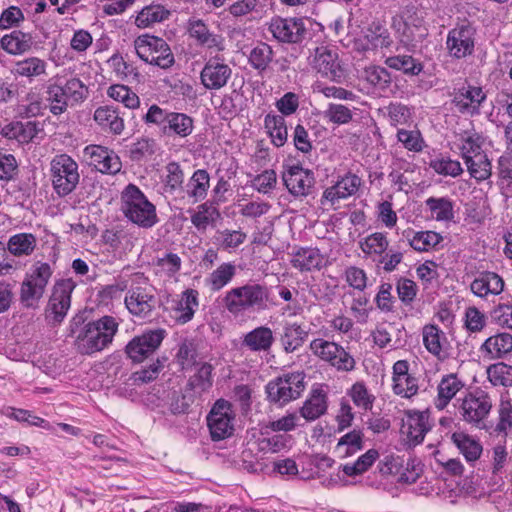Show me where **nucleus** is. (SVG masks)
<instances>
[{
	"mask_svg": "<svg viewBox=\"0 0 512 512\" xmlns=\"http://www.w3.org/2000/svg\"><path fill=\"white\" fill-rule=\"evenodd\" d=\"M458 141L457 147L464 161L485 152L482 148L483 139L476 132L465 131L460 134Z\"/></svg>",
	"mask_w": 512,
	"mask_h": 512,
	"instance_id": "49530a36",
	"label": "nucleus"
},
{
	"mask_svg": "<svg viewBox=\"0 0 512 512\" xmlns=\"http://www.w3.org/2000/svg\"><path fill=\"white\" fill-rule=\"evenodd\" d=\"M269 299L268 288L258 283H247L228 290L223 297L225 309L238 318L247 312L264 310Z\"/></svg>",
	"mask_w": 512,
	"mask_h": 512,
	"instance_id": "f03ea898",
	"label": "nucleus"
},
{
	"mask_svg": "<svg viewBox=\"0 0 512 512\" xmlns=\"http://www.w3.org/2000/svg\"><path fill=\"white\" fill-rule=\"evenodd\" d=\"M87 88L78 78H70L65 82L61 78L50 81L46 89V101L50 112L57 116L67 110L69 101L78 103L86 98Z\"/></svg>",
	"mask_w": 512,
	"mask_h": 512,
	"instance_id": "423d86ee",
	"label": "nucleus"
},
{
	"mask_svg": "<svg viewBox=\"0 0 512 512\" xmlns=\"http://www.w3.org/2000/svg\"><path fill=\"white\" fill-rule=\"evenodd\" d=\"M422 339L429 353L439 359L444 357L448 347V340L445 333L437 325H425L422 328Z\"/></svg>",
	"mask_w": 512,
	"mask_h": 512,
	"instance_id": "e433bc0d",
	"label": "nucleus"
},
{
	"mask_svg": "<svg viewBox=\"0 0 512 512\" xmlns=\"http://www.w3.org/2000/svg\"><path fill=\"white\" fill-rule=\"evenodd\" d=\"M495 431L507 436L512 432V402L506 396H501L497 406V423Z\"/></svg>",
	"mask_w": 512,
	"mask_h": 512,
	"instance_id": "6e6d98bb",
	"label": "nucleus"
},
{
	"mask_svg": "<svg viewBox=\"0 0 512 512\" xmlns=\"http://www.w3.org/2000/svg\"><path fill=\"white\" fill-rule=\"evenodd\" d=\"M144 121L159 128L162 136L184 139L194 131V119L186 113L169 111L156 104L149 107Z\"/></svg>",
	"mask_w": 512,
	"mask_h": 512,
	"instance_id": "20e7f679",
	"label": "nucleus"
},
{
	"mask_svg": "<svg viewBox=\"0 0 512 512\" xmlns=\"http://www.w3.org/2000/svg\"><path fill=\"white\" fill-rule=\"evenodd\" d=\"M389 240L383 232H374L360 239L359 248L366 258L376 261L387 251Z\"/></svg>",
	"mask_w": 512,
	"mask_h": 512,
	"instance_id": "ea45409f",
	"label": "nucleus"
},
{
	"mask_svg": "<svg viewBox=\"0 0 512 512\" xmlns=\"http://www.w3.org/2000/svg\"><path fill=\"white\" fill-rule=\"evenodd\" d=\"M429 430V415L426 412H408L403 420L402 433L413 445L420 444Z\"/></svg>",
	"mask_w": 512,
	"mask_h": 512,
	"instance_id": "a878e982",
	"label": "nucleus"
},
{
	"mask_svg": "<svg viewBox=\"0 0 512 512\" xmlns=\"http://www.w3.org/2000/svg\"><path fill=\"white\" fill-rule=\"evenodd\" d=\"M282 179L288 191L296 197L308 195L314 185L313 173L299 165L288 166Z\"/></svg>",
	"mask_w": 512,
	"mask_h": 512,
	"instance_id": "5701e85b",
	"label": "nucleus"
},
{
	"mask_svg": "<svg viewBox=\"0 0 512 512\" xmlns=\"http://www.w3.org/2000/svg\"><path fill=\"white\" fill-rule=\"evenodd\" d=\"M32 45V35L21 30H13L0 38V47L12 56H20L29 52Z\"/></svg>",
	"mask_w": 512,
	"mask_h": 512,
	"instance_id": "2f4dec72",
	"label": "nucleus"
},
{
	"mask_svg": "<svg viewBox=\"0 0 512 512\" xmlns=\"http://www.w3.org/2000/svg\"><path fill=\"white\" fill-rule=\"evenodd\" d=\"M219 218L220 212L216 204L207 201L197 207V211L191 216V222L198 230H206L210 224H213Z\"/></svg>",
	"mask_w": 512,
	"mask_h": 512,
	"instance_id": "09e8293b",
	"label": "nucleus"
},
{
	"mask_svg": "<svg viewBox=\"0 0 512 512\" xmlns=\"http://www.w3.org/2000/svg\"><path fill=\"white\" fill-rule=\"evenodd\" d=\"M107 95L115 101L123 103L129 109H135L140 104L137 94L122 84L111 85L107 90Z\"/></svg>",
	"mask_w": 512,
	"mask_h": 512,
	"instance_id": "e2e57ef3",
	"label": "nucleus"
},
{
	"mask_svg": "<svg viewBox=\"0 0 512 512\" xmlns=\"http://www.w3.org/2000/svg\"><path fill=\"white\" fill-rule=\"evenodd\" d=\"M76 287L72 279H61L57 281L52 289L46 317L55 323H61L67 315L71 306V294Z\"/></svg>",
	"mask_w": 512,
	"mask_h": 512,
	"instance_id": "2eb2a0df",
	"label": "nucleus"
},
{
	"mask_svg": "<svg viewBox=\"0 0 512 512\" xmlns=\"http://www.w3.org/2000/svg\"><path fill=\"white\" fill-rule=\"evenodd\" d=\"M486 94L481 87L464 85L457 90L453 103L461 113L477 114Z\"/></svg>",
	"mask_w": 512,
	"mask_h": 512,
	"instance_id": "393cba45",
	"label": "nucleus"
},
{
	"mask_svg": "<svg viewBox=\"0 0 512 512\" xmlns=\"http://www.w3.org/2000/svg\"><path fill=\"white\" fill-rule=\"evenodd\" d=\"M274 340L275 338L271 328L259 326L244 335L242 346L252 352H268Z\"/></svg>",
	"mask_w": 512,
	"mask_h": 512,
	"instance_id": "c9c22d12",
	"label": "nucleus"
},
{
	"mask_svg": "<svg viewBox=\"0 0 512 512\" xmlns=\"http://www.w3.org/2000/svg\"><path fill=\"white\" fill-rule=\"evenodd\" d=\"M493 406L492 396L482 387L466 391L456 400L455 404L459 418L464 423L478 429L487 428L486 422Z\"/></svg>",
	"mask_w": 512,
	"mask_h": 512,
	"instance_id": "7ed1b4c3",
	"label": "nucleus"
},
{
	"mask_svg": "<svg viewBox=\"0 0 512 512\" xmlns=\"http://www.w3.org/2000/svg\"><path fill=\"white\" fill-rule=\"evenodd\" d=\"M348 395L352 399L355 406L368 411L373 407L375 396L371 394L363 382H356L348 391Z\"/></svg>",
	"mask_w": 512,
	"mask_h": 512,
	"instance_id": "0e129e2a",
	"label": "nucleus"
},
{
	"mask_svg": "<svg viewBox=\"0 0 512 512\" xmlns=\"http://www.w3.org/2000/svg\"><path fill=\"white\" fill-rule=\"evenodd\" d=\"M181 258L175 253H165L158 257L154 263L156 274L164 277H173L180 270Z\"/></svg>",
	"mask_w": 512,
	"mask_h": 512,
	"instance_id": "680f3d73",
	"label": "nucleus"
},
{
	"mask_svg": "<svg viewBox=\"0 0 512 512\" xmlns=\"http://www.w3.org/2000/svg\"><path fill=\"white\" fill-rule=\"evenodd\" d=\"M311 351L322 360L340 371H351L355 367L354 358L340 345L322 338L310 343Z\"/></svg>",
	"mask_w": 512,
	"mask_h": 512,
	"instance_id": "4468645a",
	"label": "nucleus"
},
{
	"mask_svg": "<svg viewBox=\"0 0 512 512\" xmlns=\"http://www.w3.org/2000/svg\"><path fill=\"white\" fill-rule=\"evenodd\" d=\"M52 275L48 263H36L21 285V301L32 307L42 298L45 288Z\"/></svg>",
	"mask_w": 512,
	"mask_h": 512,
	"instance_id": "9b49d317",
	"label": "nucleus"
},
{
	"mask_svg": "<svg viewBox=\"0 0 512 512\" xmlns=\"http://www.w3.org/2000/svg\"><path fill=\"white\" fill-rule=\"evenodd\" d=\"M464 163L470 176L477 182L485 181L491 177L492 164L486 152L475 157H470L469 160L464 161Z\"/></svg>",
	"mask_w": 512,
	"mask_h": 512,
	"instance_id": "8fccbe9b",
	"label": "nucleus"
},
{
	"mask_svg": "<svg viewBox=\"0 0 512 512\" xmlns=\"http://www.w3.org/2000/svg\"><path fill=\"white\" fill-rule=\"evenodd\" d=\"M47 62L36 56H30L15 62L11 73L16 77L26 78L29 82L47 74Z\"/></svg>",
	"mask_w": 512,
	"mask_h": 512,
	"instance_id": "72a5a7b5",
	"label": "nucleus"
},
{
	"mask_svg": "<svg viewBox=\"0 0 512 512\" xmlns=\"http://www.w3.org/2000/svg\"><path fill=\"white\" fill-rule=\"evenodd\" d=\"M247 239V234L241 229L231 230L223 229L217 231L215 243L224 251L235 252Z\"/></svg>",
	"mask_w": 512,
	"mask_h": 512,
	"instance_id": "de8ad7c7",
	"label": "nucleus"
},
{
	"mask_svg": "<svg viewBox=\"0 0 512 512\" xmlns=\"http://www.w3.org/2000/svg\"><path fill=\"white\" fill-rule=\"evenodd\" d=\"M107 63L119 79L139 80L140 73L137 68L132 63L125 61L121 55H112Z\"/></svg>",
	"mask_w": 512,
	"mask_h": 512,
	"instance_id": "bf43d9fd",
	"label": "nucleus"
},
{
	"mask_svg": "<svg viewBox=\"0 0 512 512\" xmlns=\"http://www.w3.org/2000/svg\"><path fill=\"white\" fill-rule=\"evenodd\" d=\"M265 129L276 147L283 146L288 137L287 126L282 115L267 114L264 120Z\"/></svg>",
	"mask_w": 512,
	"mask_h": 512,
	"instance_id": "a18cd8bd",
	"label": "nucleus"
},
{
	"mask_svg": "<svg viewBox=\"0 0 512 512\" xmlns=\"http://www.w3.org/2000/svg\"><path fill=\"white\" fill-rule=\"evenodd\" d=\"M94 121L105 132L120 135L125 128L124 120L117 108L100 106L94 111Z\"/></svg>",
	"mask_w": 512,
	"mask_h": 512,
	"instance_id": "c85d7f7f",
	"label": "nucleus"
},
{
	"mask_svg": "<svg viewBox=\"0 0 512 512\" xmlns=\"http://www.w3.org/2000/svg\"><path fill=\"white\" fill-rule=\"evenodd\" d=\"M232 77V68L221 56L210 57L200 71V83L206 90L224 88Z\"/></svg>",
	"mask_w": 512,
	"mask_h": 512,
	"instance_id": "dca6fc26",
	"label": "nucleus"
},
{
	"mask_svg": "<svg viewBox=\"0 0 512 512\" xmlns=\"http://www.w3.org/2000/svg\"><path fill=\"white\" fill-rule=\"evenodd\" d=\"M409 362L398 360L392 367V390L402 398H411L418 393V379L409 372Z\"/></svg>",
	"mask_w": 512,
	"mask_h": 512,
	"instance_id": "412c9836",
	"label": "nucleus"
},
{
	"mask_svg": "<svg viewBox=\"0 0 512 512\" xmlns=\"http://www.w3.org/2000/svg\"><path fill=\"white\" fill-rule=\"evenodd\" d=\"M363 433L360 430H353L343 435L336 446V450L343 457L351 456L362 449Z\"/></svg>",
	"mask_w": 512,
	"mask_h": 512,
	"instance_id": "052dcab7",
	"label": "nucleus"
},
{
	"mask_svg": "<svg viewBox=\"0 0 512 512\" xmlns=\"http://www.w3.org/2000/svg\"><path fill=\"white\" fill-rule=\"evenodd\" d=\"M213 366L209 363H202L197 371L189 377L186 391L191 392L193 397H201L208 393L213 386Z\"/></svg>",
	"mask_w": 512,
	"mask_h": 512,
	"instance_id": "f704fd0d",
	"label": "nucleus"
},
{
	"mask_svg": "<svg viewBox=\"0 0 512 512\" xmlns=\"http://www.w3.org/2000/svg\"><path fill=\"white\" fill-rule=\"evenodd\" d=\"M199 293L195 289H186L174 308L175 320L178 324L190 322L199 307Z\"/></svg>",
	"mask_w": 512,
	"mask_h": 512,
	"instance_id": "58836bf2",
	"label": "nucleus"
},
{
	"mask_svg": "<svg viewBox=\"0 0 512 512\" xmlns=\"http://www.w3.org/2000/svg\"><path fill=\"white\" fill-rule=\"evenodd\" d=\"M121 210L129 221L141 228H151L158 222L155 205L134 184L127 185L122 191Z\"/></svg>",
	"mask_w": 512,
	"mask_h": 512,
	"instance_id": "39448f33",
	"label": "nucleus"
},
{
	"mask_svg": "<svg viewBox=\"0 0 512 512\" xmlns=\"http://www.w3.org/2000/svg\"><path fill=\"white\" fill-rule=\"evenodd\" d=\"M504 287L505 282L502 276L492 271L479 272L470 283V291L481 299L500 295Z\"/></svg>",
	"mask_w": 512,
	"mask_h": 512,
	"instance_id": "b1692460",
	"label": "nucleus"
},
{
	"mask_svg": "<svg viewBox=\"0 0 512 512\" xmlns=\"http://www.w3.org/2000/svg\"><path fill=\"white\" fill-rule=\"evenodd\" d=\"M125 306L135 317L146 319L152 315L157 299L154 290L148 286H136L128 290L125 299Z\"/></svg>",
	"mask_w": 512,
	"mask_h": 512,
	"instance_id": "a211bd4d",
	"label": "nucleus"
},
{
	"mask_svg": "<svg viewBox=\"0 0 512 512\" xmlns=\"http://www.w3.org/2000/svg\"><path fill=\"white\" fill-rule=\"evenodd\" d=\"M327 394L322 388H313L300 408V415L307 421H314L327 411Z\"/></svg>",
	"mask_w": 512,
	"mask_h": 512,
	"instance_id": "4c0bfd02",
	"label": "nucleus"
},
{
	"mask_svg": "<svg viewBox=\"0 0 512 512\" xmlns=\"http://www.w3.org/2000/svg\"><path fill=\"white\" fill-rule=\"evenodd\" d=\"M272 36L282 43H299L304 38L306 28L300 18L274 17L269 23Z\"/></svg>",
	"mask_w": 512,
	"mask_h": 512,
	"instance_id": "aec40b11",
	"label": "nucleus"
},
{
	"mask_svg": "<svg viewBox=\"0 0 512 512\" xmlns=\"http://www.w3.org/2000/svg\"><path fill=\"white\" fill-rule=\"evenodd\" d=\"M234 413L229 401L218 399L212 406L208 416L207 425L214 441L223 440L233 434Z\"/></svg>",
	"mask_w": 512,
	"mask_h": 512,
	"instance_id": "ddd939ff",
	"label": "nucleus"
},
{
	"mask_svg": "<svg viewBox=\"0 0 512 512\" xmlns=\"http://www.w3.org/2000/svg\"><path fill=\"white\" fill-rule=\"evenodd\" d=\"M235 275L236 265L232 262H224L209 274L205 283L211 291L217 292L228 285Z\"/></svg>",
	"mask_w": 512,
	"mask_h": 512,
	"instance_id": "37998d69",
	"label": "nucleus"
},
{
	"mask_svg": "<svg viewBox=\"0 0 512 512\" xmlns=\"http://www.w3.org/2000/svg\"><path fill=\"white\" fill-rule=\"evenodd\" d=\"M364 79L379 93H385L391 86L390 73L380 66H369L364 69Z\"/></svg>",
	"mask_w": 512,
	"mask_h": 512,
	"instance_id": "864d4df0",
	"label": "nucleus"
},
{
	"mask_svg": "<svg viewBox=\"0 0 512 512\" xmlns=\"http://www.w3.org/2000/svg\"><path fill=\"white\" fill-rule=\"evenodd\" d=\"M498 186L505 198H512V162L502 157L498 161Z\"/></svg>",
	"mask_w": 512,
	"mask_h": 512,
	"instance_id": "774afa93",
	"label": "nucleus"
},
{
	"mask_svg": "<svg viewBox=\"0 0 512 512\" xmlns=\"http://www.w3.org/2000/svg\"><path fill=\"white\" fill-rule=\"evenodd\" d=\"M362 184L361 178L351 172L339 177L330 187H327L321 197L322 205L334 207L340 200L354 196Z\"/></svg>",
	"mask_w": 512,
	"mask_h": 512,
	"instance_id": "6ab92c4d",
	"label": "nucleus"
},
{
	"mask_svg": "<svg viewBox=\"0 0 512 512\" xmlns=\"http://www.w3.org/2000/svg\"><path fill=\"white\" fill-rule=\"evenodd\" d=\"M305 337L306 332L300 324L287 323L283 327L281 343L286 352H293L302 346Z\"/></svg>",
	"mask_w": 512,
	"mask_h": 512,
	"instance_id": "5fc2aeb1",
	"label": "nucleus"
},
{
	"mask_svg": "<svg viewBox=\"0 0 512 512\" xmlns=\"http://www.w3.org/2000/svg\"><path fill=\"white\" fill-rule=\"evenodd\" d=\"M273 59V50L266 43H258L249 54V63L254 69L265 70Z\"/></svg>",
	"mask_w": 512,
	"mask_h": 512,
	"instance_id": "338daca9",
	"label": "nucleus"
},
{
	"mask_svg": "<svg viewBox=\"0 0 512 512\" xmlns=\"http://www.w3.org/2000/svg\"><path fill=\"white\" fill-rule=\"evenodd\" d=\"M476 29L469 22L457 24L446 37V50L453 59H464L474 53Z\"/></svg>",
	"mask_w": 512,
	"mask_h": 512,
	"instance_id": "9d476101",
	"label": "nucleus"
},
{
	"mask_svg": "<svg viewBox=\"0 0 512 512\" xmlns=\"http://www.w3.org/2000/svg\"><path fill=\"white\" fill-rule=\"evenodd\" d=\"M36 237L31 233H18L8 240L7 248L14 256H28L36 247Z\"/></svg>",
	"mask_w": 512,
	"mask_h": 512,
	"instance_id": "3c124183",
	"label": "nucleus"
},
{
	"mask_svg": "<svg viewBox=\"0 0 512 512\" xmlns=\"http://www.w3.org/2000/svg\"><path fill=\"white\" fill-rule=\"evenodd\" d=\"M133 46L136 55L145 63L161 69H169L175 63L170 46L161 37L142 34L135 38Z\"/></svg>",
	"mask_w": 512,
	"mask_h": 512,
	"instance_id": "6e6552de",
	"label": "nucleus"
},
{
	"mask_svg": "<svg viewBox=\"0 0 512 512\" xmlns=\"http://www.w3.org/2000/svg\"><path fill=\"white\" fill-rule=\"evenodd\" d=\"M209 187V173L205 169H197L187 183V196L194 202L202 201L206 198Z\"/></svg>",
	"mask_w": 512,
	"mask_h": 512,
	"instance_id": "c03bdc74",
	"label": "nucleus"
},
{
	"mask_svg": "<svg viewBox=\"0 0 512 512\" xmlns=\"http://www.w3.org/2000/svg\"><path fill=\"white\" fill-rule=\"evenodd\" d=\"M429 167L441 176H450L456 178L463 173V168L458 160L451 159L449 156L439 154L432 158Z\"/></svg>",
	"mask_w": 512,
	"mask_h": 512,
	"instance_id": "603ef678",
	"label": "nucleus"
},
{
	"mask_svg": "<svg viewBox=\"0 0 512 512\" xmlns=\"http://www.w3.org/2000/svg\"><path fill=\"white\" fill-rule=\"evenodd\" d=\"M312 67L323 77L340 83L345 78L344 69L336 49L328 46L317 47L310 61Z\"/></svg>",
	"mask_w": 512,
	"mask_h": 512,
	"instance_id": "f3484780",
	"label": "nucleus"
},
{
	"mask_svg": "<svg viewBox=\"0 0 512 512\" xmlns=\"http://www.w3.org/2000/svg\"><path fill=\"white\" fill-rule=\"evenodd\" d=\"M163 328L150 329L132 338L125 347V352L134 363H141L152 355L166 337Z\"/></svg>",
	"mask_w": 512,
	"mask_h": 512,
	"instance_id": "f8f14e48",
	"label": "nucleus"
},
{
	"mask_svg": "<svg viewBox=\"0 0 512 512\" xmlns=\"http://www.w3.org/2000/svg\"><path fill=\"white\" fill-rule=\"evenodd\" d=\"M396 137L398 142L410 152L419 153L426 146L425 140L419 130L398 129Z\"/></svg>",
	"mask_w": 512,
	"mask_h": 512,
	"instance_id": "69168bd1",
	"label": "nucleus"
},
{
	"mask_svg": "<svg viewBox=\"0 0 512 512\" xmlns=\"http://www.w3.org/2000/svg\"><path fill=\"white\" fill-rule=\"evenodd\" d=\"M52 185L59 196H66L79 183L78 164L67 154L56 155L50 163Z\"/></svg>",
	"mask_w": 512,
	"mask_h": 512,
	"instance_id": "1a4fd4ad",
	"label": "nucleus"
},
{
	"mask_svg": "<svg viewBox=\"0 0 512 512\" xmlns=\"http://www.w3.org/2000/svg\"><path fill=\"white\" fill-rule=\"evenodd\" d=\"M464 386V380L456 373L443 375L437 385V395L434 399L435 407L438 410L445 409Z\"/></svg>",
	"mask_w": 512,
	"mask_h": 512,
	"instance_id": "bb28decb",
	"label": "nucleus"
},
{
	"mask_svg": "<svg viewBox=\"0 0 512 512\" xmlns=\"http://www.w3.org/2000/svg\"><path fill=\"white\" fill-rule=\"evenodd\" d=\"M487 378L494 387L512 386V366L498 362L487 368Z\"/></svg>",
	"mask_w": 512,
	"mask_h": 512,
	"instance_id": "13d9d810",
	"label": "nucleus"
},
{
	"mask_svg": "<svg viewBox=\"0 0 512 512\" xmlns=\"http://www.w3.org/2000/svg\"><path fill=\"white\" fill-rule=\"evenodd\" d=\"M118 331V323L112 316H103L96 321L84 324L81 319H73L70 335L75 339V346L83 355L100 352L112 343Z\"/></svg>",
	"mask_w": 512,
	"mask_h": 512,
	"instance_id": "f257e3e1",
	"label": "nucleus"
},
{
	"mask_svg": "<svg viewBox=\"0 0 512 512\" xmlns=\"http://www.w3.org/2000/svg\"><path fill=\"white\" fill-rule=\"evenodd\" d=\"M451 440L467 462H475L480 458L483 447L479 440L464 432H454Z\"/></svg>",
	"mask_w": 512,
	"mask_h": 512,
	"instance_id": "a19ab883",
	"label": "nucleus"
},
{
	"mask_svg": "<svg viewBox=\"0 0 512 512\" xmlns=\"http://www.w3.org/2000/svg\"><path fill=\"white\" fill-rule=\"evenodd\" d=\"M479 350L485 359H503L512 352V335L507 332L496 333L488 337Z\"/></svg>",
	"mask_w": 512,
	"mask_h": 512,
	"instance_id": "cd10ccee",
	"label": "nucleus"
},
{
	"mask_svg": "<svg viewBox=\"0 0 512 512\" xmlns=\"http://www.w3.org/2000/svg\"><path fill=\"white\" fill-rule=\"evenodd\" d=\"M425 204L429 208L432 218L437 221H449L454 217L453 203L447 197H429Z\"/></svg>",
	"mask_w": 512,
	"mask_h": 512,
	"instance_id": "4d7b16f0",
	"label": "nucleus"
},
{
	"mask_svg": "<svg viewBox=\"0 0 512 512\" xmlns=\"http://www.w3.org/2000/svg\"><path fill=\"white\" fill-rule=\"evenodd\" d=\"M291 264L301 272L320 270L325 265V258L319 249L304 247L292 254Z\"/></svg>",
	"mask_w": 512,
	"mask_h": 512,
	"instance_id": "473e14b6",
	"label": "nucleus"
},
{
	"mask_svg": "<svg viewBox=\"0 0 512 512\" xmlns=\"http://www.w3.org/2000/svg\"><path fill=\"white\" fill-rule=\"evenodd\" d=\"M305 377L304 372L296 371L270 380L265 387L268 401L283 407L298 399L306 388Z\"/></svg>",
	"mask_w": 512,
	"mask_h": 512,
	"instance_id": "0eeeda50",
	"label": "nucleus"
},
{
	"mask_svg": "<svg viewBox=\"0 0 512 512\" xmlns=\"http://www.w3.org/2000/svg\"><path fill=\"white\" fill-rule=\"evenodd\" d=\"M37 134L36 124L34 122H12L5 125L1 130V135L10 140H16L18 143H28Z\"/></svg>",
	"mask_w": 512,
	"mask_h": 512,
	"instance_id": "79ce46f5",
	"label": "nucleus"
},
{
	"mask_svg": "<svg viewBox=\"0 0 512 512\" xmlns=\"http://www.w3.org/2000/svg\"><path fill=\"white\" fill-rule=\"evenodd\" d=\"M84 154L89 157L90 164L101 173L113 175L122 168L119 156L104 146L88 145L84 148Z\"/></svg>",
	"mask_w": 512,
	"mask_h": 512,
	"instance_id": "4be33fe9",
	"label": "nucleus"
},
{
	"mask_svg": "<svg viewBox=\"0 0 512 512\" xmlns=\"http://www.w3.org/2000/svg\"><path fill=\"white\" fill-rule=\"evenodd\" d=\"M171 12L162 4L152 3L144 6L134 16V24L139 29L151 28L155 24L169 19Z\"/></svg>",
	"mask_w": 512,
	"mask_h": 512,
	"instance_id": "c756f323",
	"label": "nucleus"
},
{
	"mask_svg": "<svg viewBox=\"0 0 512 512\" xmlns=\"http://www.w3.org/2000/svg\"><path fill=\"white\" fill-rule=\"evenodd\" d=\"M403 237L408 241L409 246L418 252H428L439 245L443 237L435 231H415L408 228L403 231Z\"/></svg>",
	"mask_w": 512,
	"mask_h": 512,
	"instance_id": "7c9ffc66",
	"label": "nucleus"
}]
</instances>
